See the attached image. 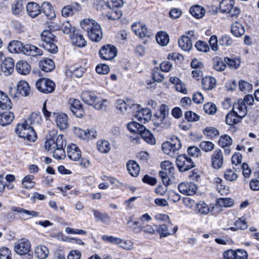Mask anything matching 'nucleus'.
Listing matches in <instances>:
<instances>
[{"mask_svg":"<svg viewBox=\"0 0 259 259\" xmlns=\"http://www.w3.org/2000/svg\"><path fill=\"white\" fill-rule=\"evenodd\" d=\"M49 254L48 248L44 245H39L36 247L35 254L39 259H46Z\"/></svg>","mask_w":259,"mask_h":259,"instance_id":"44","label":"nucleus"},{"mask_svg":"<svg viewBox=\"0 0 259 259\" xmlns=\"http://www.w3.org/2000/svg\"><path fill=\"white\" fill-rule=\"evenodd\" d=\"M239 88L240 91L246 93L252 90V85L246 81L241 80L239 82Z\"/></svg>","mask_w":259,"mask_h":259,"instance_id":"64","label":"nucleus"},{"mask_svg":"<svg viewBox=\"0 0 259 259\" xmlns=\"http://www.w3.org/2000/svg\"><path fill=\"white\" fill-rule=\"evenodd\" d=\"M66 143L64 139H59L58 141V146L52 151L53 157L58 160L64 159L65 157V152L64 147Z\"/></svg>","mask_w":259,"mask_h":259,"instance_id":"25","label":"nucleus"},{"mask_svg":"<svg viewBox=\"0 0 259 259\" xmlns=\"http://www.w3.org/2000/svg\"><path fill=\"white\" fill-rule=\"evenodd\" d=\"M69 103L70 105V109L73 114L77 117H82L84 111L80 101L77 99H70Z\"/></svg>","mask_w":259,"mask_h":259,"instance_id":"23","label":"nucleus"},{"mask_svg":"<svg viewBox=\"0 0 259 259\" xmlns=\"http://www.w3.org/2000/svg\"><path fill=\"white\" fill-rule=\"evenodd\" d=\"M127 225L131 230L136 233L141 232L142 225L140 222L133 221L132 218L127 222Z\"/></svg>","mask_w":259,"mask_h":259,"instance_id":"53","label":"nucleus"},{"mask_svg":"<svg viewBox=\"0 0 259 259\" xmlns=\"http://www.w3.org/2000/svg\"><path fill=\"white\" fill-rule=\"evenodd\" d=\"M232 111L236 114L237 116L241 118L245 116L247 113V107L242 99H239L234 103Z\"/></svg>","mask_w":259,"mask_h":259,"instance_id":"17","label":"nucleus"},{"mask_svg":"<svg viewBox=\"0 0 259 259\" xmlns=\"http://www.w3.org/2000/svg\"><path fill=\"white\" fill-rule=\"evenodd\" d=\"M35 86L40 92L45 94H49L54 91L55 84L53 81L49 79L42 78L36 81Z\"/></svg>","mask_w":259,"mask_h":259,"instance_id":"9","label":"nucleus"},{"mask_svg":"<svg viewBox=\"0 0 259 259\" xmlns=\"http://www.w3.org/2000/svg\"><path fill=\"white\" fill-rule=\"evenodd\" d=\"M97 146L98 150L102 153H108L111 150L110 144L105 140H99L97 143Z\"/></svg>","mask_w":259,"mask_h":259,"instance_id":"45","label":"nucleus"},{"mask_svg":"<svg viewBox=\"0 0 259 259\" xmlns=\"http://www.w3.org/2000/svg\"><path fill=\"white\" fill-rule=\"evenodd\" d=\"M156 230L159 233L161 237H165L175 234L178 230V227L176 226L172 228L170 223L168 225L162 224L157 226Z\"/></svg>","mask_w":259,"mask_h":259,"instance_id":"12","label":"nucleus"},{"mask_svg":"<svg viewBox=\"0 0 259 259\" xmlns=\"http://www.w3.org/2000/svg\"><path fill=\"white\" fill-rule=\"evenodd\" d=\"M231 31L235 36L240 37L244 34L245 29L241 23L236 21L232 25Z\"/></svg>","mask_w":259,"mask_h":259,"instance_id":"40","label":"nucleus"},{"mask_svg":"<svg viewBox=\"0 0 259 259\" xmlns=\"http://www.w3.org/2000/svg\"><path fill=\"white\" fill-rule=\"evenodd\" d=\"M181 148V143L179 138L176 137L171 138L169 141L162 144L163 152L170 156H174L175 153Z\"/></svg>","mask_w":259,"mask_h":259,"instance_id":"8","label":"nucleus"},{"mask_svg":"<svg viewBox=\"0 0 259 259\" xmlns=\"http://www.w3.org/2000/svg\"><path fill=\"white\" fill-rule=\"evenodd\" d=\"M233 6L231 1H221L220 3V9L223 13H228Z\"/></svg>","mask_w":259,"mask_h":259,"instance_id":"63","label":"nucleus"},{"mask_svg":"<svg viewBox=\"0 0 259 259\" xmlns=\"http://www.w3.org/2000/svg\"><path fill=\"white\" fill-rule=\"evenodd\" d=\"M123 5V1H96L94 7L98 11H104L106 9L111 10L106 16L109 20H115L118 19L122 15L121 12L117 10Z\"/></svg>","mask_w":259,"mask_h":259,"instance_id":"1","label":"nucleus"},{"mask_svg":"<svg viewBox=\"0 0 259 259\" xmlns=\"http://www.w3.org/2000/svg\"><path fill=\"white\" fill-rule=\"evenodd\" d=\"M135 118L141 123H145L150 119L151 117V112L148 108H144L142 109L136 110Z\"/></svg>","mask_w":259,"mask_h":259,"instance_id":"24","label":"nucleus"},{"mask_svg":"<svg viewBox=\"0 0 259 259\" xmlns=\"http://www.w3.org/2000/svg\"><path fill=\"white\" fill-rule=\"evenodd\" d=\"M22 54L28 56L37 57L42 55L43 51L34 45L25 44Z\"/></svg>","mask_w":259,"mask_h":259,"instance_id":"18","label":"nucleus"},{"mask_svg":"<svg viewBox=\"0 0 259 259\" xmlns=\"http://www.w3.org/2000/svg\"><path fill=\"white\" fill-rule=\"evenodd\" d=\"M242 118L237 116L233 111L227 114L226 116V123L229 125H233L238 123Z\"/></svg>","mask_w":259,"mask_h":259,"instance_id":"49","label":"nucleus"},{"mask_svg":"<svg viewBox=\"0 0 259 259\" xmlns=\"http://www.w3.org/2000/svg\"><path fill=\"white\" fill-rule=\"evenodd\" d=\"M24 44L19 40L11 41L8 46V49L10 53L22 54Z\"/></svg>","mask_w":259,"mask_h":259,"instance_id":"30","label":"nucleus"},{"mask_svg":"<svg viewBox=\"0 0 259 259\" xmlns=\"http://www.w3.org/2000/svg\"><path fill=\"white\" fill-rule=\"evenodd\" d=\"M157 43L161 46H165L169 42V36L165 32H159L156 35Z\"/></svg>","mask_w":259,"mask_h":259,"instance_id":"50","label":"nucleus"},{"mask_svg":"<svg viewBox=\"0 0 259 259\" xmlns=\"http://www.w3.org/2000/svg\"><path fill=\"white\" fill-rule=\"evenodd\" d=\"M214 208V206L212 204L208 206L204 201H199L196 204L194 211L197 214L206 215L212 211Z\"/></svg>","mask_w":259,"mask_h":259,"instance_id":"22","label":"nucleus"},{"mask_svg":"<svg viewBox=\"0 0 259 259\" xmlns=\"http://www.w3.org/2000/svg\"><path fill=\"white\" fill-rule=\"evenodd\" d=\"M12 210L20 214V218L23 220H27L31 217H37L39 212L33 210H28L19 207H13Z\"/></svg>","mask_w":259,"mask_h":259,"instance_id":"27","label":"nucleus"},{"mask_svg":"<svg viewBox=\"0 0 259 259\" xmlns=\"http://www.w3.org/2000/svg\"><path fill=\"white\" fill-rule=\"evenodd\" d=\"M233 204V201L231 198H219L217 200V202L215 204V207H230Z\"/></svg>","mask_w":259,"mask_h":259,"instance_id":"59","label":"nucleus"},{"mask_svg":"<svg viewBox=\"0 0 259 259\" xmlns=\"http://www.w3.org/2000/svg\"><path fill=\"white\" fill-rule=\"evenodd\" d=\"M17 92L22 96H29L32 94L30 87L26 81L20 80L17 83Z\"/></svg>","mask_w":259,"mask_h":259,"instance_id":"29","label":"nucleus"},{"mask_svg":"<svg viewBox=\"0 0 259 259\" xmlns=\"http://www.w3.org/2000/svg\"><path fill=\"white\" fill-rule=\"evenodd\" d=\"M41 7L44 14L48 20H52L55 18L56 15L55 12L49 2H44Z\"/></svg>","mask_w":259,"mask_h":259,"instance_id":"33","label":"nucleus"},{"mask_svg":"<svg viewBox=\"0 0 259 259\" xmlns=\"http://www.w3.org/2000/svg\"><path fill=\"white\" fill-rule=\"evenodd\" d=\"M0 107L4 110L10 109L12 108V102L5 93L0 91Z\"/></svg>","mask_w":259,"mask_h":259,"instance_id":"37","label":"nucleus"},{"mask_svg":"<svg viewBox=\"0 0 259 259\" xmlns=\"http://www.w3.org/2000/svg\"><path fill=\"white\" fill-rule=\"evenodd\" d=\"M12 9L14 14H20L24 9L22 1H14L12 4Z\"/></svg>","mask_w":259,"mask_h":259,"instance_id":"62","label":"nucleus"},{"mask_svg":"<svg viewBox=\"0 0 259 259\" xmlns=\"http://www.w3.org/2000/svg\"><path fill=\"white\" fill-rule=\"evenodd\" d=\"M106 102L107 100L102 99L96 96L95 100H94V103L93 104L91 105V106H93L94 108L97 110H102L104 108L106 107Z\"/></svg>","mask_w":259,"mask_h":259,"instance_id":"56","label":"nucleus"},{"mask_svg":"<svg viewBox=\"0 0 259 259\" xmlns=\"http://www.w3.org/2000/svg\"><path fill=\"white\" fill-rule=\"evenodd\" d=\"M162 170L159 175L164 184L169 185L170 179L174 177L175 168L169 161H164L161 163Z\"/></svg>","mask_w":259,"mask_h":259,"instance_id":"7","label":"nucleus"},{"mask_svg":"<svg viewBox=\"0 0 259 259\" xmlns=\"http://www.w3.org/2000/svg\"><path fill=\"white\" fill-rule=\"evenodd\" d=\"M224 62L231 69H236L240 66L241 59L239 57L229 58L225 57Z\"/></svg>","mask_w":259,"mask_h":259,"instance_id":"46","label":"nucleus"},{"mask_svg":"<svg viewBox=\"0 0 259 259\" xmlns=\"http://www.w3.org/2000/svg\"><path fill=\"white\" fill-rule=\"evenodd\" d=\"M211 165L215 169H219L223 164V155L220 149L215 150L211 155Z\"/></svg>","mask_w":259,"mask_h":259,"instance_id":"15","label":"nucleus"},{"mask_svg":"<svg viewBox=\"0 0 259 259\" xmlns=\"http://www.w3.org/2000/svg\"><path fill=\"white\" fill-rule=\"evenodd\" d=\"M74 133L80 139L87 141L96 138L97 136L96 131L93 128L90 130H83L80 128L75 127Z\"/></svg>","mask_w":259,"mask_h":259,"instance_id":"13","label":"nucleus"},{"mask_svg":"<svg viewBox=\"0 0 259 259\" xmlns=\"http://www.w3.org/2000/svg\"><path fill=\"white\" fill-rule=\"evenodd\" d=\"M53 117L57 126L61 130L66 129L68 126V116L63 113H53Z\"/></svg>","mask_w":259,"mask_h":259,"instance_id":"21","label":"nucleus"},{"mask_svg":"<svg viewBox=\"0 0 259 259\" xmlns=\"http://www.w3.org/2000/svg\"><path fill=\"white\" fill-rule=\"evenodd\" d=\"M14 61L12 58H5L1 64L2 74L8 76L11 75L14 71Z\"/></svg>","mask_w":259,"mask_h":259,"instance_id":"19","label":"nucleus"},{"mask_svg":"<svg viewBox=\"0 0 259 259\" xmlns=\"http://www.w3.org/2000/svg\"><path fill=\"white\" fill-rule=\"evenodd\" d=\"M26 11L30 16L34 18L40 13V8L37 3L30 2L26 6Z\"/></svg>","mask_w":259,"mask_h":259,"instance_id":"31","label":"nucleus"},{"mask_svg":"<svg viewBox=\"0 0 259 259\" xmlns=\"http://www.w3.org/2000/svg\"><path fill=\"white\" fill-rule=\"evenodd\" d=\"M39 66L41 70L48 72L52 71L55 68L54 62L50 59H45L39 63Z\"/></svg>","mask_w":259,"mask_h":259,"instance_id":"43","label":"nucleus"},{"mask_svg":"<svg viewBox=\"0 0 259 259\" xmlns=\"http://www.w3.org/2000/svg\"><path fill=\"white\" fill-rule=\"evenodd\" d=\"M96 96L94 93L89 91L83 92L81 95L82 101L91 106L93 104Z\"/></svg>","mask_w":259,"mask_h":259,"instance_id":"51","label":"nucleus"},{"mask_svg":"<svg viewBox=\"0 0 259 259\" xmlns=\"http://www.w3.org/2000/svg\"><path fill=\"white\" fill-rule=\"evenodd\" d=\"M53 135H56V131H53ZM59 139H63V136L59 135L57 137L53 136L52 138H49L45 143V149L48 151L52 152L57 146L58 141Z\"/></svg>","mask_w":259,"mask_h":259,"instance_id":"16","label":"nucleus"},{"mask_svg":"<svg viewBox=\"0 0 259 259\" xmlns=\"http://www.w3.org/2000/svg\"><path fill=\"white\" fill-rule=\"evenodd\" d=\"M67 153L68 157L73 161L78 160L81 157L80 149L74 144H70L67 146Z\"/></svg>","mask_w":259,"mask_h":259,"instance_id":"26","label":"nucleus"},{"mask_svg":"<svg viewBox=\"0 0 259 259\" xmlns=\"http://www.w3.org/2000/svg\"><path fill=\"white\" fill-rule=\"evenodd\" d=\"M41 38L43 41L42 47L51 53H56L58 48L54 44L55 36L49 30H44L41 32Z\"/></svg>","mask_w":259,"mask_h":259,"instance_id":"6","label":"nucleus"},{"mask_svg":"<svg viewBox=\"0 0 259 259\" xmlns=\"http://www.w3.org/2000/svg\"><path fill=\"white\" fill-rule=\"evenodd\" d=\"M202 86L205 90H211L216 85V80L214 77L206 76L202 79Z\"/></svg>","mask_w":259,"mask_h":259,"instance_id":"38","label":"nucleus"},{"mask_svg":"<svg viewBox=\"0 0 259 259\" xmlns=\"http://www.w3.org/2000/svg\"><path fill=\"white\" fill-rule=\"evenodd\" d=\"M132 29L135 33L140 38L148 36V31L145 24L141 22H136L132 24Z\"/></svg>","mask_w":259,"mask_h":259,"instance_id":"20","label":"nucleus"},{"mask_svg":"<svg viewBox=\"0 0 259 259\" xmlns=\"http://www.w3.org/2000/svg\"><path fill=\"white\" fill-rule=\"evenodd\" d=\"M189 12L193 17L197 19L202 18L205 14V10L203 8L198 5L191 7L190 8Z\"/></svg>","mask_w":259,"mask_h":259,"instance_id":"47","label":"nucleus"},{"mask_svg":"<svg viewBox=\"0 0 259 259\" xmlns=\"http://www.w3.org/2000/svg\"><path fill=\"white\" fill-rule=\"evenodd\" d=\"M34 177L32 175H28L26 176L22 180V184L25 189H31L34 187L35 183L33 181Z\"/></svg>","mask_w":259,"mask_h":259,"instance_id":"52","label":"nucleus"},{"mask_svg":"<svg viewBox=\"0 0 259 259\" xmlns=\"http://www.w3.org/2000/svg\"><path fill=\"white\" fill-rule=\"evenodd\" d=\"M14 118V115L11 112H5L0 114V124L6 126L11 123Z\"/></svg>","mask_w":259,"mask_h":259,"instance_id":"41","label":"nucleus"},{"mask_svg":"<svg viewBox=\"0 0 259 259\" xmlns=\"http://www.w3.org/2000/svg\"><path fill=\"white\" fill-rule=\"evenodd\" d=\"M72 75L76 77H80L85 71V69L81 66H72L69 68Z\"/></svg>","mask_w":259,"mask_h":259,"instance_id":"58","label":"nucleus"},{"mask_svg":"<svg viewBox=\"0 0 259 259\" xmlns=\"http://www.w3.org/2000/svg\"><path fill=\"white\" fill-rule=\"evenodd\" d=\"M117 53L116 48L111 45L103 46L99 51L100 57L105 60H111L116 56Z\"/></svg>","mask_w":259,"mask_h":259,"instance_id":"11","label":"nucleus"},{"mask_svg":"<svg viewBox=\"0 0 259 259\" xmlns=\"http://www.w3.org/2000/svg\"><path fill=\"white\" fill-rule=\"evenodd\" d=\"M81 9V7L76 2L72 3L71 5L65 6L62 10V15L63 17H67L72 15L74 12L79 11Z\"/></svg>","mask_w":259,"mask_h":259,"instance_id":"28","label":"nucleus"},{"mask_svg":"<svg viewBox=\"0 0 259 259\" xmlns=\"http://www.w3.org/2000/svg\"><path fill=\"white\" fill-rule=\"evenodd\" d=\"M126 167L129 174L133 177H137L140 172V167L138 164L134 160L128 161Z\"/></svg>","mask_w":259,"mask_h":259,"instance_id":"39","label":"nucleus"},{"mask_svg":"<svg viewBox=\"0 0 259 259\" xmlns=\"http://www.w3.org/2000/svg\"><path fill=\"white\" fill-rule=\"evenodd\" d=\"M14 249L20 255H26V259H32L33 257L30 242L26 239L23 238L15 242Z\"/></svg>","mask_w":259,"mask_h":259,"instance_id":"5","label":"nucleus"},{"mask_svg":"<svg viewBox=\"0 0 259 259\" xmlns=\"http://www.w3.org/2000/svg\"><path fill=\"white\" fill-rule=\"evenodd\" d=\"M178 43L179 47L185 51H189L192 47L191 40L188 36L183 35Z\"/></svg>","mask_w":259,"mask_h":259,"instance_id":"35","label":"nucleus"},{"mask_svg":"<svg viewBox=\"0 0 259 259\" xmlns=\"http://www.w3.org/2000/svg\"><path fill=\"white\" fill-rule=\"evenodd\" d=\"M203 134L208 139L213 140L219 135V131L214 127L208 126L203 130Z\"/></svg>","mask_w":259,"mask_h":259,"instance_id":"48","label":"nucleus"},{"mask_svg":"<svg viewBox=\"0 0 259 259\" xmlns=\"http://www.w3.org/2000/svg\"><path fill=\"white\" fill-rule=\"evenodd\" d=\"M140 106L130 99L124 101L118 99L115 102V109L117 113L119 114L125 115L134 113L135 111L138 110Z\"/></svg>","mask_w":259,"mask_h":259,"instance_id":"4","label":"nucleus"},{"mask_svg":"<svg viewBox=\"0 0 259 259\" xmlns=\"http://www.w3.org/2000/svg\"><path fill=\"white\" fill-rule=\"evenodd\" d=\"M94 214L97 221H100L104 224L109 225L110 223V217L106 213H102L98 210L93 209Z\"/></svg>","mask_w":259,"mask_h":259,"instance_id":"42","label":"nucleus"},{"mask_svg":"<svg viewBox=\"0 0 259 259\" xmlns=\"http://www.w3.org/2000/svg\"><path fill=\"white\" fill-rule=\"evenodd\" d=\"M72 44L78 47H83L85 46L86 41L83 38V36L79 33L78 32L75 33L73 32L72 35L70 36Z\"/></svg>","mask_w":259,"mask_h":259,"instance_id":"34","label":"nucleus"},{"mask_svg":"<svg viewBox=\"0 0 259 259\" xmlns=\"http://www.w3.org/2000/svg\"><path fill=\"white\" fill-rule=\"evenodd\" d=\"M179 191L186 195H192L196 193V186L191 182H182L178 186Z\"/></svg>","mask_w":259,"mask_h":259,"instance_id":"14","label":"nucleus"},{"mask_svg":"<svg viewBox=\"0 0 259 259\" xmlns=\"http://www.w3.org/2000/svg\"><path fill=\"white\" fill-rule=\"evenodd\" d=\"M201 149L205 152H210L214 149V144L208 141H203L200 144Z\"/></svg>","mask_w":259,"mask_h":259,"instance_id":"57","label":"nucleus"},{"mask_svg":"<svg viewBox=\"0 0 259 259\" xmlns=\"http://www.w3.org/2000/svg\"><path fill=\"white\" fill-rule=\"evenodd\" d=\"M82 28L88 32L90 39L94 41H100L103 37L100 25L95 20L84 19L80 22Z\"/></svg>","mask_w":259,"mask_h":259,"instance_id":"2","label":"nucleus"},{"mask_svg":"<svg viewBox=\"0 0 259 259\" xmlns=\"http://www.w3.org/2000/svg\"><path fill=\"white\" fill-rule=\"evenodd\" d=\"M16 134L21 138L30 142H34L36 135L32 126L29 125L28 121L18 124L15 130Z\"/></svg>","mask_w":259,"mask_h":259,"instance_id":"3","label":"nucleus"},{"mask_svg":"<svg viewBox=\"0 0 259 259\" xmlns=\"http://www.w3.org/2000/svg\"><path fill=\"white\" fill-rule=\"evenodd\" d=\"M176 163L180 171L182 172L188 170L194 166V163L191 158L186 154L178 156Z\"/></svg>","mask_w":259,"mask_h":259,"instance_id":"10","label":"nucleus"},{"mask_svg":"<svg viewBox=\"0 0 259 259\" xmlns=\"http://www.w3.org/2000/svg\"><path fill=\"white\" fill-rule=\"evenodd\" d=\"M127 127L131 132L138 134L142 131L141 130H144V126L143 125L135 121L128 123Z\"/></svg>","mask_w":259,"mask_h":259,"instance_id":"54","label":"nucleus"},{"mask_svg":"<svg viewBox=\"0 0 259 259\" xmlns=\"http://www.w3.org/2000/svg\"><path fill=\"white\" fill-rule=\"evenodd\" d=\"M224 177L228 181H233L237 179L238 175L234 168L233 169H227L224 172Z\"/></svg>","mask_w":259,"mask_h":259,"instance_id":"61","label":"nucleus"},{"mask_svg":"<svg viewBox=\"0 0 259 259\" xmlns=\"http://www.w3.org/2000/svg\"><path fill=\"white\" fill-rule=\"evenodd\" d=\"M138 135H139L148 144L154 145L155 143V139L149 130H148L144 126V130H141Z\"/></svg>","mask_w":259,"mask_h":259,"instance_id":"36","label":"nucleus"},{"mask_svg":"<svg viewBox=\"0 0 259 259\" xmlns=\"http://www.w3.org/2000/svg\"><path fill=\"white\" fill-rule=\"evenodd\" d=\"M218 143L222 147H229L232 144V140L230 136L225 135L220 137Z\"/></svg>","mask_w":259,"mask_h":259,"instance_id":"55","label":"nucleus"},{"mask_svg":"<svg viewBox=\"0 0 259 259\" xmlns=\"http://www.w3.org/2000/svg\"><path fill=\"white\" fill-rule=\"evenodd\" d=\"M226 67V63L224 60L221 58H217L214 59L213 68L218 71H222L225 69Z\"/></svg>","mask_w":259,"mask_h":259,"instance_id":"60","label":"nucleus"},{"mask_svg":"<svg viewBox=\"0 0 259 259\" xmlns=\"http://www.w3.org/2000/svg\"><path fill=\"white\" fill-rule=\"evenodd\" d=\"M16 69L19 74L27 75L30 72L31 66L27 62L21 60L16 63Z\"/></svg>","mask_w":259,"mask_h":259,"instance_id":"32","label":"nucleus"}]
</instances>
